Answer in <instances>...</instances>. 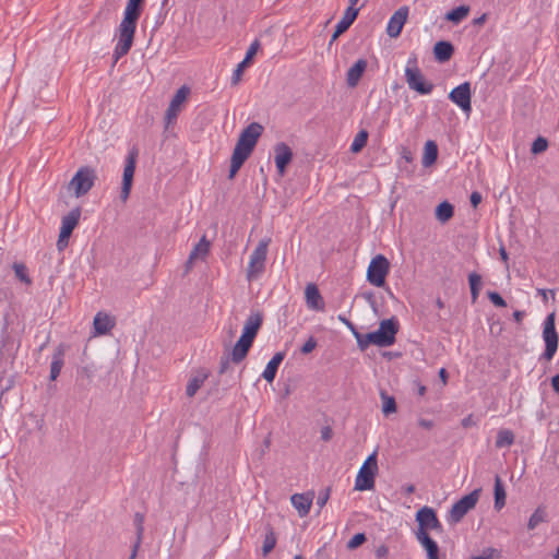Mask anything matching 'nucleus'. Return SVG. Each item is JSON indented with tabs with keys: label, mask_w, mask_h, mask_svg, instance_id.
I'll return each instance as SVG.
<instances>
[{
	"label": "nucleus",
	"mask_w": 559,
	"mask_h": 559,
	"mask_svg": "<svg viewBox=\"0 0 559 559\" xmlns=\"http://www.w3.org/2000/svg\"><path fill=\"white\" fill-rule=\"evenodd\" d=\"M143 0H128L123 19L118 26V40L114 50L116 61L132 47L138 20L142 13Z\"/></svg>",
	"instance_id": "obj_1"
},
{
	"label": "nucleus",
	"mask_w": 559,
	"mask_h": 559,
	"mask_svg": "<svg viewBox=\"0 0 559 559\" xmlns=\"http://www.w3.org/2000/svg\"><path fill=\"white\" fill-rule=\"evenodd\" d=\"M262 322L263 317L259 312L252 313L247 318L242 333L231 349V360L234 364H240L247 357Z\"/></svg>",
	"instance_id": "obj_2"
},
{
	"label": "nucleus",
	"mask_w": 559,
	"mask_h": 559,
	"mask_svg": "<svg viewBox=\"0 0 559 559\" xmlns=\"http://www.w3.org/2000/svg\"><path fill=\"white\" fill-rule=\"evenodd\" d=\"M270 242V238L261 239L255 249L250 254L248 267L246 271V278L248 282L257 281L264 273Z\"/></svg>",
	"instance_id": "obj_3"
},
{
	"label": "nucleus",
	"mask_w": 559,
	"mask_h": 559,
	"mask_svg": "<svg viewBox=\"0 0 559 559\" xmlns=\"http://www.w3.org/2000/svg\"><path fill=\"white\" fill-rule=\"evenodd\" d=\"M97 179L96 170L90 166L80 167L69 182V189L75 198L85 195L95 185Z\"/></svg>",
	"instance_id": "obj_4"
},
{
	"label": "nucleus",
	"mask_w": 559,
	"mask_h": 559,
	"mask_svg": "<svg viewBox=\"0 0 559 559\" xmlns=\"http://www.w3.org/2000/svg\"><path fill=\"white\" fill-rule=\"evenodd\" d=\"M480 489H475L456 501L447 514V521L451 525L460 523L463 518L475 508L479 499Z\"/></svg>",
	"instance_id": "obj_5"
},
{
	"label": "nucleus",
	"mask_w": 559,
	"mask_h": 559,
	"mask_svg": "<svg viewBox=\"0 0 559 559\" xmlns=\"http://www.w3.org/2000/svg\"><path fill=\"white\" fill-rule=\"evenodd\" d=\"M405 80L408 87L420 95H428L433 90V84L425 80L424 74L416 64V59L408 60L405 68Z\"/></svg>",
	"instance_id": "obj_6"
},
{
	"label": "nucleus",
	"mask_w": 559,
	"mask_h": 559,
	"mask_svg": "<svg viewBox=\"0 0 559 559\" xmlns=\"http://www.w3.org/2000/svg\"><path fill=\"white\" fill-rule=\"evenodd\" d=\"M556 314L555 312L549 313L543 323V340L545 342V350L542 358L545 360H551L557 352L559 335L556 331Z\"/></svg>",
	"instance_id": "obj_7"
},
{
	"label": "nucleus",
	"mask_w": 559,
	"mask_h": 559,
	"mask_svg": "<svg viewBox=\"0 0 559 559\" xmlns=\"http://www.w3.org/2000/svg\"><path fill=\"white\" fill-rule=\"evenodd\" d=\"M389 272V260L383 254H377L371 259L367 269V281L376 287H383Z\"/></svg>",
	"instance_id": "obj_8"
},
{
	"label": "nucleus",
	"mask_w": 559,
	"mask_h": 559,
	"mask_svg": "<svg viewBox=\"0 0 559 559\" xmlns=\"http://www.w3.org/2000/svg\"><path fill=\"white\" fill-rule=\"evenodd\" d=\"M400 324L396 318L382 320L379 324V329L373 331L379 347L392 346L396 341V334L399 332Z\"/></svg>",
	"instance_id": "obj_9"
},
{
	"label": "nucleus",
	"mask_w": 559,
	"mask_h": 559,
	"mask_svg": "<svg viewBox=\"0 0 559 559\" xmlns=\"http://www.w3.org/2000/svg\"><path fill=\"white\" fill-rule=\"evenodd\" d=\"M418 530L416 533H428L429 530L441 533L443 526L439 521L436 511L430 507H423L416 512Z\"/></svg>",
	"instance_id": "obj_10"
},
{
	"label": "nucleus",
	"mask_w": 559,
	"mask_h": 559,
	"mask_svg": "<svg viewBox=\"0 0 559 559\" xmlns=\"http://www.w3.org/2000/svg\"><path fill=\"white\" fill-rule=\"evenodd\" d=\"M136 157H138V152L135 150H132L129 152V154L126 158L123 176H122V186H121V191H120V199L123 202H126L130 195V191H131L132 182H133L134 170H135Z\"/></svg>",
	"instance_id": "obj_11"
},
{
	"label": "nucleus",
	"mask_w": 559,
	"mask_h": 559,
	"mask_svg": "<svg viewBox=\"0 0 559 559\" xmlns=\"http://www.w3.org/2000/svg\"><path fill=\"white\" fill-rule=\"evenodd\" d=\"M262 132V124H260L259 122H251L240 133L236 146L252 152Z\"/></svg>",
	"instance_id": "obj_12"
},
{
	"label": "nucleus",
	"mask_w": 559,
	"mask_h": 559,
	"mask_svg": "<svg viewBox=\"0 0 559 559\" xmlns=\"http://www.w3.org/2000/svg\"><path fill=\"white\" fill-rule=\"evenodd\" d=\"M471 95V83L464 82L450 92L449 99L468 114L472 110Z\"/></svg>",
	"instance_id": "obj_13"
},
{
	"label": "nucleus",
	"mask_w": 559,
	"mask_h": 559,
	"mask_svg": "<svg viewBox=\"0 0 559 559\" xmlns=\"http://www.w3.org/2000/svg\"><path fill=\"white\" fill-rule=\"evenodd\" d=\"M189 93H190V90L186 85L181 86L176 92V94L171 98L170 104L166 110L165 120H166L167 126H169L177 119L178 114L180 111V107L187 99Z\"/></svg>",
	"instance_id": "obj_14"
},
{
	"label": "nucleus",
	"mask_w": 559,
	"mask_h": 559,
	"mask_svg": "<svg viewBox=\"0 0 559 559\" xmlns=\"http://www.w3.org/2000/svg\"><path fill=\"white\" fill-rule=\"evenodd\" d=\"M274 154L277 173L283 176L293 159V151L286 143L280 142L274 146Z\"/></svg>",
	"instance_id": "obj_15"
},
{
	"label": "nucleus",
	"mask_w": 559,
	"mask_h": 559,
	"mask_svg": "<svg viewBox=\"0 0 559 559\" xmlns=\"http://www.w3.org/2000/svg\"><path fill=\"white\" fill-rule=\"evenodd\" d=\"M408 16V8L407 7H401L397 9L392 16L389 20L388 26H386V33L390 37L396 38L400 36L403 26L407 20Z\"/></svg>",
	"instance_id": "obj_16"
},
{
	"label": "nucleus",
	"mask_w": 559,
	"mask_h": 559,
	"mask_svg": "<svg viewBox=\"0 0 559 559\" xmlns=\"http://www.w3.org/2000/svg\"><path fill=\"white\" fill-rule=\"evenodd\" d=\"M358 13H359V9H357V8L348 7L345 10L343 17L335 26V29H334V33L332 34L330 44H332L334 40H336L343 33H345L349 28V26L356 20Z\"/></svg>",
	"instance_id": "obj_17"
},
{
	"label": "nucleus",
	"mask_w": 559,
	"mask_h": 559,
	"mask_svg": "<svg viewBox=\"0 0 559 559\" xmlns=\"http://www.w3.org/2000/svg\"><path fill=\"white\" fill-rule=\"evenodd\" d=\"M306 305L309 309L316 311L324 310V300L316 284L310 283L305 289Z\"/></svg>",
	"instance_id": "obj_18"
},
{
	"label": "nucleus",
	"mask_w": 559,
	"mask_h": 559,
	"mask_svg": "<svg viewBox=\"0 0 559 559\" xmlns=\"http://www.w3.org/2000/svg\"><path fill=\"white\" fill-rule=\"evenodd\" d=\"M377 469L361 466L355 480V490L365 491L374 487V475Z\"/></svg>",
	"instance_id": "obj_19"
},
{
	"label": "nucleus",
	"mask_w": 559,
	"mask_h": 559,
	"mask_svg": "<svg viewBox=\"0 0 559 559\" xmlns=\"http://www.w3.org/2000/svg\"><path fill=\"white\" fill-rule=\"evenodd\" d=\"M313 492L306 493H294L290 497V502L293 507L298 511L300 518L306 516L311 508L313 500Z\"/></svg>",
	"instance_id": "obj_20"
},
{
	"label": "nucleus",
	"mask_w": 559,
	"mask_h": 559,
	"mask_svg": "<svg viewBox=\"0 0 559 559\" xmlns=\"http://www.w3.org/2000/svg\"><path fill=\"white\" fill-rule=\"evenodd\" d=\"M210 246H211L210 241L206 239L205 236H203L200 239V241L193 247V249L191 250V252L188 257V260L186 262L187 271L191 270L193 262L197 259L204 260L206 258V255L209 254V251H210Z\"/></svg>",
	"instance_id": "obj_21"
},
{
	"label": "nucleus",
	"mask_w": 559,
	"mask_h": 559,
	"mask_svg": "<svg viewBox=\"0 0 559 559\" xmlns=\"http://www.w3.org/2000/svg\"><path fill=\"white\" fill-rule=\"evenodd\" d=\"M94 334L105 335L115 326V320L105 312H97L93 321Z\"/></svg>",
	"instance_id": "obj_22"
},
{
	"label": "nucleus",
	"mask_w": 559,
	"mask_h": 559,
	"mask_svg": "<svg viewBox=\"0 0 559 559\" xmlns=\"http://www.w3.org/2000/svg\"><path fill=\"white\" fill-rule=\"evenodd\" d=\"M81 217V209L75 207L72 209L67 215H64L61 219L60 231H62V237H70L76 225L79 224Z\"/></svg>",
	"instance_id": "obj_23"
},
{
	"label": "nucleus",
	"mask_w": 559,
	"mask_h": 559,
	"mask_svg": "<svg viewBox=\"0 0 559 559\" xmlns=\"http://www.w3.org/2000/svg\"><path fill=\"white\" fill-rule=\"evenodd\" d=\"M367 60L358 59L346 73V83L349 87H356L367 69Z\"/></svg>",
	"instance_id": "obj_24"
},
{
	"label": "nucleus",
	"mask_w": 559,
	"mask_h": 559,
	"mask_svg": "<svg viewBox=\"0 0 559 559\" xmlns=\"http://www.w3.org/2000/svg\"><path fill=\"white\" fill-rule=\"evenodd\" d=\"M64 354H66V346L63 344H59L53 353H52V360L50 364V380H56L63 367L64 364Z\"/></svg>",
	"instance_id": "obj_25"
},
{
	"label": "nucleus",
	"mask_w": 559,
	"mask_h": 559,
	"mask_svg": "<svg viewBox=\"0 0 559 559\" xmlns=\"http://www.w3.org/2000/svg\"><path fill=\"white\" fill-rule=\"evenodd\" d=\"M416 539L425 548L427 559H439V546L429 533H415Z\"/></svg>",
	"instance_id": "obj_26"
},
{
	"label": "nucleus",
	"mask_w": 559,
	"mask_h": 559,
	"mask_svg": "<svg viewBox=\"0 0 559 559\" xmlns=\"http://www.w3.org/2000/svg\"><path fill=\"white\" fill-rule=\"evenodd\" d=\"M250 154H251V152L235 146L233 155H231V159H230V168H229V175H228L229 179H233L236 176V174L241 168V166L247 160V158L250 156Z\"/></svg>",
	"instance_id": "obj_27"
},
{
	"label": "nucleus",
	"mask_w": 559,
	"mask_h": 559,
	"mask_svg": "<svg viewBox=\"0 0 559 559\" xmlns=\"http://www.w3.org/2000/svg\"><path fill=\"white\" fill-rule=\"evenodd\" d=\"M284 358H285L284 352L276 353L271 358V360L267 362L264 371L262 372V378L270 383L273 382L276 377L277 369H278L280 365L282 364V361L284 360Z\"/></svg>",
	"instance_id": "obj_28"
},
{
	"label": "nucleus",
	"mask_w": 559,
	"mask_h": 559,
	"mask_svg": "<svg viewBox=\"0 0 559 559\" xmlns=\"http://www.w3.org/2000/svg\"><path fill=\"white\" fill-rule=\"evenodd\" d=\"M454 47L450 41L440 40L435 44L433 55L439 62H445L451 59Z\"/></svg>",
	"instance_id": "obj_29"
},
{
	"label": "nucleus",
	"mask_w": 559,
	"mask_h": 559,
	"mask_svg": "<svg viewBox=\"0 0 559 559\" xmlns=\"http://www.w3.org/2000/svg\"><path fill=\"white\" fill-rule=\"evenodd\" d=\"M437 158H438V145L435 141L428 140L425 143L424 156L421 159V164L424 167H429L436 163Z\"/></svg>",
	"instance_id": "obj_30"
},
{
	"label": "nucleus",
	"mask_w": 559,
	"mask_h": 559,
	"mask_svg": "<svg viewBox=\"0 0 559 559\" xmlns=\"http://www.w3.org/2000/svg\"><path fill=\"white\" fill-rule=\"evenodd\" d=\"M471 8L468 5H460L447 12L444 19L455 25L460 24L469 14Z\"/></svg>",
	"instance_id": "obj_31"
},
{
	"label": "nucleus",
	"mask_w": 559,
	"mask_h": 559,
	"mask_svg": "<svg viewBox=\"0 0 559 559\" xmlns=\"http://www.w3.org/2000/svg\"><path fill=\"white\" fill-rule=\"evenodd\" d=\"M207 378V373L204 371L198 372L194 377H192L186 389V393L189 397L194 396V394L198 392V390L203 385L204 381Z\"/></svg>",
	"instance_id": "obj_32"
},
{
	"label": "nucleus",
	"mask_w": 559,
	"mask_h": 559,
	"mask_svg": "<svg viewBox=\"0 0 559 559\" xmlns=\"http://www.w3.org/2000/svg\"><path fill=\"white\" fill-rule=\"evenodd\" d=\"M506 489L499 476L495 478V509L501 510L506 506Z\"/></svg>",
	"instance_id": "obj_33"
},
{
	"label": "nucleus",
	"mask_w": 559,
	"mask_h": 559,
	"mask_svg": "<svg viewBox=\"0 0 559 559\" xmlns=\"http://www.w3.org/2000/svg\"><path fill=\"white\" fill-rule=\"evenodd\" d=\"M454 214V206L448 202L443 201L436 207V217L439 222L445 223L452 218Z\"/></svg>",
	"instance_id": "obj_34"
},
{
	"label": "nucleus",
	"mask_w": 559,
	"mask_h": 559,
	"mask_svg": "<svg viewBox=\"0 0 559 559\" xmlns=\"http://www.w3.org/2000/svg\"><path fill=\"white\" fill-rule=\"evenodd\" d=\"M514 443V433L510 429H500L496 438V448H508Z\"/></svg>",
	"instance_id": "obj_35"
},
{
	"label": "nucleus",
	"mask_w": 559,
	"mask_h": 559,
	"mask_svg": "<svg viewBox=\"0 0 559 559\" xmlns=\"http://www.w3.org/2000/svg\"><path fill=\"white\" fill-rule=\"evenodd\" d=\"M276 535L273 527L269 524L266 526V533L264 535L262 552L263 556H267L276 546Z\"/></svg>",
	"instance_id": "obj_36"
},
{
	"label": "nucleus",
	"mask_w": 559,
	"mask_h": 559,
	"mask_svg": "<svg viewBox=\"0 0 559 559\" xmlns=\"http://www.w3.org/2000/svg\"><path fill=\"white\" fill-rule=\"evenodd\" d=\"M547 520V512H546V509L545 507H542L539 506L534 512L533 514L531 515L530 520H528V523H527V528L528 530H534L536 528L540 523L543 522H546Z\"/></svg>",
	"instance_id": "obj_37"
},
{
	"label": "nucleus",
	"mask_w": 559,
	"mask_h": 559,
	"mask_svg": "<svg viewBox=\"0 0 559 559\" xmlns=\"http://www.w3.org/2000/svg\"><path fill=\"white\" fill-rule=\"evenodd\" d=\"M468 283L471 288L472 301L475 302L478 299L480 287H481V276L475 272L468 275Z\"/></svg>",
	"instance_id": "obj_38"
},
{
	"label": "nucleus",
	"mask_w": 559,
	"mask_h": 559,
	"mask_svg": "<svg viewBox=\"0 0 559 559\" xmlns=\"http://www.w3.org/2000/svg\"><path fill=\"white\" fill-rule=\"evenodd\" d=\"M380 396L382 400V412L384 415H390L396 412V402L395 399L389 395L385 391L380 392Z\"/></svg>",
	"instance_id": "obj_39"
},
{
	"label": "nucleus",
	"mask_w": 559,
	"mask_h": 559,
	"mask_svg": "<svg viewBox=\"0 0 559 559\" xmlns=\"http://www.w3.org/2000/svg\"><path fill=\"white\" fill-rule=\"evenodd\" d=\"M368 141V132L366 130H360L354 141L350 144V151L353 153H358L362 150V147L367 144Z\"/></svg>",
	"instance_id": "obj_40"
},
{
	"label": "nucleus",
	"mask_w": 559,
	"mask_h": 559,
	"mask_svg": "<svg viewBox=\"0 0 559 559\" xmlns=\"http://www.w3.org/2000/svg\"><path fill=\"white\" fill-rule=\"evenodd\" d=\"M356 341H357L358 347L361 350H365L369 345L378 346V342H377V338H376L373 332H370L367 334L360 333L359 335H357Z\"/></svg>",
	"instance_id": "obj_41"
},
{
	"label": "nucleus",
	"mask_w": 559,
	"mask_h": 559,
	"mask_svg": "<svg viewBox=\"0 0 559 559\" xmlns=\"http://www.w3.org/2000/svg\"><path fill=\"white\" fill-rule=\"evenodd\" d=\"M12 269H13V271H14L15 276H16L21 282H23V283H25V284H27V285H31V284H32V280H31V277L28 276L27 267L25 266V264L20 263V262H15V263H13Z\"/></svg>",
	"instance_id": "obj_42"
},
{
	"label": "nucleus",
	"mask_w": 559,
	"mask_h": 559,
	"mask_svg": "<svg viewBox=\"0 0 559 559\" xmlns=\"http://www.w3.org/2000/svg\"><path fill=\"white\" fill-rule=\"evenodd\" d=\"M548 147V141L544 136H538L532 144L531 152L533 154H540L545 152Z\"/></svg>",
	"instance_id": "obj_43"
},
{
	"label": "nucleus",
	"mask_w": 559,
	"mask_h": 559,
	"mask_svg": "<svg viewBox=\"0 0 559 559\" xmlns=\"http://www.w3.org/2000/svg\"><path fill=\"white\" fill-rule=\"evenodd\" d=\"M143 523H144V515L141 513H135L134 524L136 526V536H138L135 543H139V545L141 544L142 535H143V531H144Z\"/></svg>",
	"instance_id": "obj_44"
},
{
	"label": "nucleus",
	"mask_w": 559,
	"mask_h": 559,
	"mask_svg": "<svg viewBox=\"0 0 559 559\" xmlns=\"http://www.w3.org/2000/svg\"><path fill=\"white\" fill-rule=\"evenodd\" d=\"M366 542V535L364 533L355 534L347 543L348 549H355Z\"/></svg>",
	"instance_id": "obj_45"
},
{
	"label": "nucleus",
	"mask_w": 559,
	"mask_h": 559,
	"mask_svg": "<svg viewBox=\"0 0 559 559\" xmlns=\"http://www.w3.org/2000/svg\"><path fill=\"white\" fill-rule=\"evenodd\" d=\"M249 64V62H245L242 60L237 68L234 70L233 76H231V85H237L241 79L242 72L245 68Z\"/></svg>",
	"instance_id": "obj_46"
},
{
	"label": "nucleus",
	"mask_w": 559,
	"mask_h": 559,
	"mask_svg": "<svg viewBox=\"0 0 559 559\" xmlns=\"http://www.w3.org/2000/svg\"><path fill=\"white\" fill-rule=\"evenodd\" d=\"M487 296L496 307L503 308L507 306L506 300L497 292H488Z\"/></svg>",
	"instance_id": "obj_47"
},
{
	"label": "nucleus",
	"mask_w": 559,
	"mask_h": 559,
	"mask_svg": "<svg viewBox=\"0 0 559 559\" xmlns=\"http://www.w3.org/2000/svg\"><path fill=\"white\" fill-rule=\"evenodd\" d=\"M259 48H260V41L258 39L253 40L247 50V53L243 59L245 62L250 63L252 58L254 57V55L258 52Z\"/></svg>",
	"instance_id": "obj_48"
},
{
	"label": "nucleus",
	"mask_w": 559,
	"mask_h": 559,
	"mask_svg": "<svg viewBox=\"0 0 559 559\" xmlns=\"http://www.w3.org/2000/svg\"><path fill=\"white\" fill-rule=\"evenodd\" d=\"M317 340L310 336L306 343L301 346L300 352L304 355L310 354L317 347Z\"/></svg>",
	"instance_id": "obj_49"
},
{
	"label": "nucleus",
	"mask_w": 559,
	"mask_h": 559,
	"mask_svg": "<svg viewBox=\"0 0 559 559\" xmlns=\"http://www.w3.org/2000/svg\"><path fill=\"white\" fill-rule=\"evenodd\" d=\"M329 498H330V488H325V489L319 491L318 497H317V506L319 508H323L326 504Z\"/></svg>",
	"instance_id": "obj_50"
},
{
	"label": "nucleus",
	"mask_w": 559,
	"mask_h": 559,
	"mask_svg": "<svg viewBox=\"0 0 559 559\" xmlns=\"http://www.w3.org/2000/svg\"><path fill=\"white\" fill-rule=\"evenodd\" d=\"M230 362H234L231 360V353L229 355H226V356H223L221 358V364H219V369H218V372L221 374H224L227 372L229 366H230Z\"/></svg>",
	"instance_id": "obj_51"
},
{
	"label": "nucleus",
	"mask_w": 559,
	"mask_h": 559,
	"mask_svg": "<svg viewBox=\"0 0 559 559\" xmlns=\"http://www.w3.org/2000/svg\"><path fill=\"white\" fill-rule=\"evenodd\" d=\"M362 466H366L367 468H372L378 471V464H377V453H371L366 461L364 462Z\"/></svg>",
	"instance_id": "obj_52"
},
{
	"label": "nucleus",
	"mask_w": 559,
	"mask_h": 559,
	"mask_svg": "<svg viewBox=\"0 0 559 559\" xmlns=\"http://www.w3.org/2000/svg\"><path fill=\"white\" fill-rule=\"evenodd\" d=\"M481 200H483V197L478 191L472 192V194L469 197V201H471V204L473 207H477L478 204L481 202Z\"/></svg>",
	"instance_id": "obj_53"
},
{
	"label": "nucleus",
	"mask_w": 559,
	"mask_h": 559,
	"mask_svg": "<svg viewBox=\"0 0 559 559\" xmlns=\"http://www.w3.org/2000/svg\"><path fill=\"white\" fill-rule=\"evenodd\" d=\"M93 368L90 367V366H84V367H81L79 370H78V374L81 376V377H86L87 379H91L93 377Z\"/></svg>",
	"instance_id": "obj_54"
},
{
	"label": "nucleus",
	"mask_w": 559,
	"mask_h": 559,
	"mask_svg": "<svg viewBox=\"0 0 559 559\" xmlns=\"http://www.w3.org/2000/svg\"><path fill=\"white\" fill-rule=\"evenodd\" d=\"M333 431L332 428L329 426H325L321 429V439L323 441H330L332 439Z\"/></svg>",
	"instance_id": "obj_55"
},
{
	"label": "nucleus",
	"mask_w": 559,
	"mask_h": 559,
	"mask_svg": "<svg viewBox=\"0 0 559 559\" xmlns=\"http://www.w3.org/2000/svg\"><path fill=\"white\" fill-rule=\"evenodd\" d=\"M417 423H418L419 427L427 429V430H430L435 427V423L430 419L419 418Z\"/></svg>",
	"instance_id": "obj_56"
},
{
	"label": "nucleus",
	"mask_w": 559,
	"mask_h": 559,
	"mask_svg": "<svg viewBox=\"0 0 559 559\" xmlns=\"http://www.w3.org/2000/svg\"><path fill=\"white\" fill-rule=\"evenodd\" d=\"M537 294L542 296L545 302L548 300V295H551L552 299L555 298V292L551 289L538 288Z\"/></svg>",
	"instance_id": "obj_57"
},
{
	"label": "nucleus",
	"mask_w": 559,
	"mask_h": 559,
	"mask_svg": "<svg viewBox=\"0 0 559 559\" xmlns=\"http://www.w3.org/2000/svg\"><path fill=\"white\" fill-rule=\"evenodd\" d=\"M69 238L70 237H62V231L59 233V237L57 240V247L59 250H62L68 246Z\"/></svg>",
	"instance_id": "obj_58"
},
{
	"label": "nucleus",
	"mask_w": 559,
	"mask_h": 559,
	"mask_svg": "<svg viewBox=\"0 0 559 559\" xmlns=\"http://www.w3.org/2000/svg\"><path fill=\"white\" fill-rule=\"evenodd\" d=\"M388 554H389V548L384 545H381L376 549L377 558H384L388 556Z\"/></svg>",
	"instance_id": "obj_59"
},
{
	"label": "nucleus",
	"mask_w": 559,
	"mask_h": 559,
	"mask_svg": "<svg viewBox=\"0 0 559 559\" xmlns=\"http://www.w3.org/2000/svg\"><path fill=\"white\" fill-rule=\"evenodd\" d=\"M499 254H500V258L503 261L504 265L508 267L509 266V264H508L509 255H508V252H507V250H506V248L503 246L500 247Z\"/></svg>",
	"instance_id": "obj_60"
},
{
	"label": "nucleus",
	"mask_w": 559,
	"mask_h": 559,
	"mask_svg": "<svg viewBox=\"0 0 559 559\" xmlns=\"http://www.w3.org/2000/svg\"><path fill=\"white\" fill-rule=\"evenodd\" d=\"M551 386L556 393H559V373L551 378Z\"/></svg>",
	"instance_id": "obj_61"
},
{
	"label": "nucleus",
	"mask_w": 559,
	"mask_h": 559,
	"mask_svg": "<svg viewBox=\"0 0 559 559\" xmlns=\"http://www.w3.org/2000/svg\"><path fill=\"white\" fill-rule=\"evenodd\" d=\"M486 14L480 15L479 17L474 19L473 24L474 25H483L486 22Z\"/></svg>",
	"instance_id": "obj_62"
},
{
	"label": "nucleus",
	"mask_w": 559,
	"mask_h": 559,
	"mask_svg": "<svg viewBox=\"0 0 559 559\" xmlns=\"http://www.w3.org/2000/svg\"><path fill=\"white\" fill-rule=\"evenodd\" d=\"M403 490L406 495H412L415 492V486L413 484H408L404 486Z\"/></svg>",
	"instance_id": "obj_63"
},
{
	"label": "nucleus",
	"mask_w": 559,
	"mask_h": 559,
	"mask_svg": "<svg viewBox=\"0 0 559 559\" xmlns=\"http://www.w3.org/2000/svg\"><path fill=\"white\" fill-rule=\"evenodd\" d=\"M472 423H473L472 416L469 415V416L463 418L461 424L464 428H467L472 425Z\"/></svg>",
	"instance_id": "obj_64"
}]
</instances>
